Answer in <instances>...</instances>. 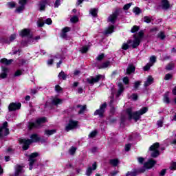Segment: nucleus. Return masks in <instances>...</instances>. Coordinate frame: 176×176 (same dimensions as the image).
Wrapping results in <instances>:
<instances>
[{
	"label": "nucleus",
	"instance_id": "1",
	"mask_svg": "<svg viewBox=\"0 0 176 176\" xmlns=\"http://www.w3.org/2000/svg\"><path fill=\"white\" fill-rule=\"evenodd\" d=\"M148 112V107H143L140 110L133 113V109L129 108L126 109V114L129 116V119L131 120L133 119L135 122H137L141 119V116Z\"/></svg>",
	"mask_w": 176,
	"mask_h": 176
},
{
	"label": "nucleus",
	"instance_id": "2",
	"mask_svg": "<svg viewBox=\"0 0 176 176\" xmlns=\"http://www.w3.org/2000/svg\"><path fill=\"white\" fill-rule=\"evenodd\" d=\"M19 144L22 145V148L23 151H27L28 148H30V146L33 142H38L39 141V136H38L37 134H33L30 136V139H19Z\"/></svg>",
	"mask_w": 176,
	"mask_h": 176
},
{
	"label": "nucleus",
	"instance_id": "3",
	"mask_svg": "<svg viewBox=\"0 0 176 176\" xmlns=\"http://www.w3.org/2000/svg\"><path fill=\"white\" fill-rule=\"evenodd\" d=\"M144 38V31L141 30L137 34L133 35V41L131 40V47L133 49H137L140 46L141 41Z\"/></svg>",
	"mask_w": 176,
	"mask_h": 176
},
{
	"label": "nucleus",
	"instance_id": "4",
	"mask_svg": "<svg viewBox=\"0 0 176 176\" xmlns=\"http://www.w3.org/2000/svg\"><path fill=\"white\" fill-rule=\"evenodd\" d=\"M46 122H47L46 118H45V117L38 118L36 120V123L29 122L28 127L29 130H32V129H38V128L41 127V124H43V123H46Z\"/></svg>",
	"mask_w": 176,
	"mask_h": 176
},
{
	"label": "nucleus",
	"instance_id": "5",
	"mask_svg": "<svg viewBox=\"0 0 176 176\" xmlns=\"http://www.w3.org/2000/svg\"><path fill=\"white\" fill-rule=\"evenodd\" d=\"M160 146V144L159 142H156L149 148V151L151 152V157H157L160 155V152L159 151Z\"/></svg>",
	"mask_w": 176,
	"mask_h": 176
},
{
	"label": "nucleus",
	"instance_id": "6",
	"mask_svg": "<svg viewBox=\"0 0 176 176\" xmlns=\"http://www.w3.org/2000/svg\"><path fill=\"white\" fill-rule=\"evenodd\" d=\"M8 122H4L3 125L0 126V139L3 138V137H6V135H9V128H8Z\"/></svg>",
	"mask_w": 176,
	"mask_h": 176
},
{
	"label": "nucleus",
	"instance_id": "7",
	"mask_svg": "<svg viewBox=\"0 0 176 176\" xmlns=\"http://www.w3.org/2000/svg\"><path fill=\"white\" fill-rule=\"evenodd\" d=\"M39 156V153H33L30 155L28 156L29 160V169L32 170V166H34V163L36 162V157Z\"/></svg>",
	"mask_w": 176,
	"mask_h": 176
},
{
	"label": "nucleus",
	"instance_id": "8",
	"mask_svg": "<svg viewBox=\"0 0 176 176\" xmlns=\"http://www.w3.org/2000/svg\"><path fill=\"white\" fill-rule=\"evenodd\" d=\"M101 78H104L102 75H98L96 77L91 76L88 78H87V82L89 83V85H94V83H97L98 82H100V79Z\"/></svg>",
	"mask_w": 176,
	"mask_h": 176
},
{
	"label": "nucleus",
	"instance_id": "9",
	"mask_svg": "<svg viewBox=\"0 0 176 176\" xmlns=\"http://www.w3.org/2000/svg\"><path fill=\"white\" fill-rule=\"evenodd\" d=\"M19 3L20 6L16 8L15 12L16 13H22L24 9H25L27 0H19Z\"/></svg>",
	"mask_w": 176,
	"mask_h": 176
},
{
	"label": "nucleus",
	"instance_id": "10",
	"mask_svg": "<svg viewBox=\"0 0 176 176\" xmlns=\"http://www.w3.org/2000/svg\"><path fill=\"white\" fill-rule=\"evenodd\" d=\"M107 108V103L104 102L103 103L100 107L99 109H97L95 112H94V115H99V116L101 118L104 115V112H105V109Z\"/></svg>",
	"mask_w": 176,
	"mask_h": 176
},
{
	"label": "nucleus",
	"instance_id": "11",
	"mask_svg": "<svg viewBox=\"0 0 176 176\" xmlns=\"http://www.w3.org/2000/svg\"><path fill=\"white\" fill-rule=\"evenodd\" d=\"M78 126V121H74L70 120L67 126L65 127L66 131H69V130H74V129H76Z\"/></svg>",
	"mask_w": 176,
	"mask_h": 176
},
{
	"label": "nucleus",
	"instance_id": "12",
	"mask_svg": "<svg viewBox=\"0 0 176 176\" xmlns=\"http://www.w3.org/2000/svg\"><path fill=\"white\" fill-rule=\"evenodd\" d=\"M164 10H168L171 8V5L168 0H161L160 6Z\"/></svg>",
	"mask_w": 176,
	"mask_h": 176
},
{
	"label": "nucleus",
	"instance_id": "13",
	"mask_svg": "<svg viewBox=\"0 0 176 176\" xmlns=\"http://www.w3.org/2000/svg\"><path fill=\"white\" fill-rule=\"evenodd\" d=\"M20 108H21V103L12 102L8 106V111H16V109H20Z\"/></svg>",
	"mask_w": 176,
	"mask_h": 176
},
{
	"label": "nucleus",
	"instance_id": "14",
	"mask_svg": "<svg viewBox=\"0 0 176 176\" xmlns=\"http://www.w3.org/2000/svg\"><path fill=\"white\" fill-rule=\"evenodd\" d=\"M24 166L16 164L15 166V173L14 176H19L20 174H23L24 173Z\"/></svg>",
	"mask_w": 176,
	"mask_h": 176
},
{
	"label": "nucleus",
	"instance_id": "15",
	"mask_svg": "<svg viewBox=\"0 0 176 176\" xmlns=\"http://www.w3.org/2000/svg\"><path fill=\"white\" fill-rule=\"evenodd\" d=\"M71 31V28L65 27L62 30V32L60 34V36L63 39H68V35H67V32H69Z\"/></svg>",
	"mask_w": 176,
	"mask_h": 176
},
{
	"label": "nucleus",
	"instance_id": "16",
	"mask_svg": "<svg viewBox=\"0 0 176 176\" xmlns=\"http://www.w3.org/2000/svg\"><path fill=\"white\" fill-rule=\"evenodd\" d=\"M92 167L93 168H91V167H88V168L86 170V175L87 176H90L91 175L93 171H94V170H97V162H94L92 164Z\"/></svg>",
	"mask_w": 176,
	"mask_h": 176
},
{
	"label": "nucleus",
	"instance_id": "17",
	"mask_svg": "<svg viewBox=\"0 0 176 176\" xmlns=\"http://www.w3.org/2000/svg\"><path fill=\"white\" fill-rule=\"evenodd\" d=\"M155 164L156 161L150 159L147 162L144 163V166L145 167V168H152V167H153V166H155Z\"/></svg>",
	"mask_w": 176,
	"mask_h": 176
},
{
	"label": "nucleus",
	"instance_id": "18",
	"mask_svg": "<svg viewBox=\"0 0 176 176\" xmlns=\"http://www.w3.org/2000/svg\"><path fill=\"white\" fill-rule=\"evenodd\" d=\"M2 73L0 74L1 79H5L8 76V72H9V69L6 67H1Z\"/></svg>",
	"mask_w": 176,
	"mask_h": 176
},
{
	"label": "nucleus",
	"instance_id": "19",
	"mask_svg": "<svg viewBox=\"0 0 176 176\" xmlns=\"http://www.w3.org/2000/svg\"><path fill=\"white\" fill-rule=\"evenodd\" d=\"M135 72V66L133 64L129 65L126 69L127 75H130V74H133Z\"/></svg>",
	"mask_w": 176,
	"mask_h": 176
},
{
	"label": "nucleus",
	"instance_id": "20",
	"mask_svg": "<svg viewBox=\"0 0 176 176\" xmlns=\"http://www.w3.org/2000/svg\"><path fill=\"white\" fill-rule=\"evenodd\" d=\"M118 13L115 12L109 16L108 21H110V23H112V24H115V21H116Z\"/></svg>",
	"mask_w": 176,
	"mask_h": 176
},
{
	"label": "nucleus",
	"instance_id": "21",
	"mask_svg": "<svg viewBox=\"0 0 176 176\" xmlns=\"http://www.w3.org/2000/svg\"><path fill=\"white\" fill-rule=\"evenodd\" d=\"M152 83H153V78H152V76H148L146 80L144 82V87H148V86H151Z\"/></svg>",
	"mask_w": 176,
	"mask_h": 176
},
{
	"label": "nucleus",
	"instance_id": "22",
	"mask_svg": "<svg viewBox=\"0 0 176 176\" xmlns=\"http://www.w3.org/2000/svg\"><path fill=\"white\" fill-rule=\"evenodd\" d=\"M131 43V40H128L126 43L122 44V49H123V50H127L128 49H130Z\"/></svg>",
	"mask_w": 176,
	"mask_h": 176
},
{
	"label": "nucleus",
	"instance_id": "23",
	"mask_svg": "<svg viewBox=\"0 0 176 176\" xmlns=\"http://www.w3.org/2000/svg\"><path fill=\"white\" fill-rule=\"evenodd\" d=\"M118 91L116 94V97H119L120 96V94H122L124 90V87H123V84H122V82H119L118 83Z\"/></svg>",
	"mask_w": 176,
	"mask_h": 176
},
{
	"label": "nucleus",
	"instance_id": "24",
	"mask_svg": "<svg viewBox=\"0 0 176 176\" xmlns=\"http://www.w3.org/2000/svg\"><path fill=\"white\" fill-rule=\"evenodd\" d=\"M109 163L111 166H113V167H116L119 164L120 162L118 159H111L109 160Z\"/></svg>",
	"mask_w": 176,
	"mask_h": 176
},
{
	"label": "nucleus",
	"instance_id": "25",
	"mask_svg": "<svg viewBox=\"0 0 176 176\" xmlns=\"http://www.w3.org/2000/svg\"><path fill=\"white\" fill-rule=\"evenodd\" d=\"M12 61H13V59L8 60L7 58H5L0 60V63H1V64H4V65H10Z\"/></svg>",
	"mask_w": 176,
	"mask_h": 176
},
{
	"label": "nucleus",
	"instance_id": "26",
	"mask_svg": "<svg viewBox=\"0 0 176 176\" xmlns=\"http://www.w3.org/2000/svg\"><path fill=\"white\" fill-rule=\"evenodd\" d=\"M113 30H115V27L113 25H111L109 28H106L104 30V35H109V34H112V32H113Z\"/></svg>",
	"mask_w": 176,
	"mask_h": 176
},
{
	"label": "nucleus",
	"instance_id": "27",
	"mask_svg": "<svg viewBox=\"0 0 176 176\" xmlns=\"http://www.w3.org/2000/svg\"><path fill=\"white\" fill-rule=\"evenodd\" d=\"M30 30L29 29H24L23 30L21 31L20 33L21 36H30L31 35L30 34Z\"/></svg>",
	"mask_w": 176,
	"mask_h": 176
},
{
	"label": "nucleus",
	"instance_id": "28",
	"mask_svg": "<svg viewBox=\"0 0 176 176\" xmlns=\"http://www.w3.org/2000/svg\"><path fill=\"white\" fill-rule=\"evenodd\" d=\"M47 3V1H46V0L41 1L39 4V10L41 11L45 10Z\"/></svg>",
	"mask_w": 176,
	"mask_h": 176
},
{
	"label": "nucleus",
	"instance_id": "29",
	"mask_svg": "<svg viewBox=\"0 0 176 176\" xmlns=\"http://www.w3.org/2000/svg\"><path fill=\"white\" fill-rule=\"evenodd\" d=\"M59 79H63V80H65L67 78H68V75L66 74L63 71H61L58 74Z\"/></svg>",
	"mask_w": 176,
	"mask_h": 176
},
{
	"label": "nucleus",
	"instance_id": "30",
	"mask_svg": "<svg viewBox=\"0 0 176 176\" xmlns=\"http://www.w3.org/2000/svg\"><path fill=\"white\" fill-rule=\"evenodd\" d=\"M77 108H80V111H78V113H79V115H82V113H84L85 111H86L87 107H86V105L82 106L80 104H78Z\"/></svg>",
	"mask_w": 176,
	"mask_h": 176
},
{
	"label": "nucleus",
	"instance_id": "31",
	"mask_svg": "<svg viewBox=\"0 0 176 176\" xmlns=\"http://www.w3.org/2000/svg\"><path fill=\"white\" fill-rule=\"evenodd\" d=\"M157 38L161 41L164 40L166 38V34H164V32H160L157 35Z\"/></svg>",
	"mask_w": 176,
	"mask_h": 176
},
{
	"label": "nucleus",
	"instance_id": "32",
	"mask_svg": "<svg viewBox=\"0 0 176 176\" xmlns=\"http://www.w3.org/2000/svg\"><path fill=\"white\" fill-rule=\"evenodd\" d=\"M63 102V100L60 98H55L52 100V104L54 105H58V104H61Z\"/></svg>",
	"mask_w": 176,
	"mask_h": 176
},
{
	"label": "nucleus",
	"instance_id": "33",
	"mask_svg": "<svg viewBox=\"0 0 176 176\" xmlns=\"http://www.w3.org/2000/svg\"><path fill=\"white\" fill-rule=\"evenodd\" d=\"M164 102H166V104H170V98L168 97V92H166L164 95Z\"/></svg>",
	"mask_w": 176,
	"mask_h": 176
},
{
	"label": "nucleus",
	"instance_id": "34",
	"mask_svg": "<svg viewBox=\"0 0 176 176\" xmlns=\"http://www.w3.org/2000/svg\"><path fill=\"white\" fill-rule=\"evenodd\" d=\"M56 129H52V130H45V134L46 135H53V134L56 133Z\"/></svg>",
	"mask_w": 176,
	"mask_h": 176
},
{
	"label": "nucleus",
	"instance_id": "35",
	"mask_svg": "<svg viewBox=\"0 0 176 176\" xmlns=\"http://www.w3.org/2000/svg\"><path fill=\"white\" fill-rule=\"evenodd\" d=\"M98 12V10L96 8H92L89 10L90 14L93 16L94 17H96L97 16V13Z\"/></svg>",
	"mask_w": 176,
	"mask_h": 176
},
{
	"label": "nucleus",
	"instance_id": "36",
	"mask_svg": "<svg viewBox=\"0 0 176 176\" xmlns=\"http://www.w3.org/2000/svg\"><path fill=\"white\" fill-rule=\"evenodd\" d=\"M111 62L107 61L102 63L100 66L98 67L99 69L102 68H108V66L110 65Z\"/></svg>",
	"mask_w": 176,
	"mask_h": 176
},
{
	"label": "nucleus",
	"instance_id": "37",
	"mask_svg": "<svg viewBox=\"0 0 176 176\" xmlns=\"http://www.w3.org/2000/svg\"><path fill=\"white\" fill-rule=\"evenodd\" d=\"M125 176H137V170L128 171Z\"/></svg>",
	"mask_w": 176,
	"mask_h": 176
},
{
	"label": "nucleus",
	"instance_id": "38",
	"mask_svg": "<svg viewBox=\"0 0 176 176\" xmlns=\"http://www.w3.org/2000/svg\"><path fill=\"white\" fill-rule=\"evenodd\" d=\"M133 12L135 13V14H140L142 12L141 9L138 7H135L133 9Z\"/></svg>",
	"mask_w": 176,
	"mask_h": 176
},
{
	"label": "nucleus",
	"instance_id": "39",
	"mask_svg": "<svg viewBox=\"0 0 176 176\" xmlns=\"http://www.w3.org/2000/svg\"><path fill=\"white\" fill-rule=\"evenodd\" d=\"M144 23H147L148 24H149V23H151V21H152V16H145L144 17Z\"/></svg>",
	"mask_w": 176,
	"mask_h": 176
},
{
	"label": "nucleus",
	"instance_id": "40",
	"mask_svg": "<svg viewBox=\"0 0 176 176\" xmlns=\"http://www.w3.org/2000/svg\"><path fill=\"white\" fill-rule=\"evenodd\" d=\"M174 67H175V65L171 63L166 66V69H167V71H171V69H173Z\"/></svg>",
	"mask_w": 176,
	"mask_h": 176
},
{
	"label": "nucleus",
	"instance_id": "41",
	"mask_svg": "<svg viewBox=\"0 0 176 176\" xmlns=\"http://www.w3.org/2000/svg\"><path fill=\"white\" fill-rule=\"evenodd\" d=\"M7 5L8 8H10V9H13V8H16V3H14V1L8 2Z\"/></svg>",
	"mask_w": 176,
	"mask_h": 176
},
{
	"label": "nucleus",
	"instance_id": "42",
	"mask_svg": "<svg viewBox=\"0 0 176 176\" xmlns=\"http://www.w3.org/2000/svg\"><path fill=\"white\" fill-rule=\"evenodd\" d=\"M70 21L71 23H78V21H79V18L78 16H74L70 19Z\"/></svg>",
	"mask_w": 176,
	"mask_h": 176
},
{
	"label": "nucleus",
	"instance_id": "43",
	"mask_svg": "<svg viewBox=\"0 0 176 176\" xmlns=\"http://www.w3.org/2000/svg\"><path fill=\"white\" fill-rule=\"evenodd\" d=\"M113 98H111V100H110V105L111 107L110 112H111L112 113H115V107L112 106V104H113Z\"/></svg>",
	"mask_w": 176,
	"mask_h": 176
},
{
	"label": "nucleus",
	"instance_id": "44",
	"mask_svg": "<svg viewBox=\"0 0 176 176\" xmlns=\"http://www.w3.org/2000/svg\"><path fill=\"white\" fill-rule=\"evenodd\" d=\"M140 30V28L137 25H134L131 30V32H132V34H134V32H137V31H138Z\"/></svg>",
	"mask_w": 176,
	"mask_h": 176
},
{
	"label": "nucleus",
	"instance_id": "45",
	"mask_svg": "<svg viewBox=\"0 0 176 176\" xmlns=\"http://www.w3.org/2000/svg\"><path fill=\"white\" fill-rule=\"evenodd\" d=\"M153 65V63H148L144 67V71H149L151 67Z\"/></svg>",
	"mask_w": 176,
	"mask_h": 176
},
{
	"label": "nucleus",
	"instance_id": "46",
	"mask_svg": "<svg viewBox=\"0 0 176 176\" xmlns=\"http://www.w3.org/2000/svg\"><path fill=\"white\" fill-rule=\"evenodd\" d=\"M131 5H133V3H129L125 4L123 7V10H129V9H130V8L131 7Z\"/></svg>",
	"mask_w": 176,
	"mask_h": 176
},
{
	"label": "nucleus",
	"instance_id": "47",
	"mask_svg": "<svg viewBox=\"0 0 176 176\" xmlns=\"http://www.w3.org/2000/svg\"><path fill=\"white\" fill-rule=\"evenodd\" d=\"M75 152H76V148L72 146L69 150V153L70 155H75Z\"/></svg>",
	"mask_w": 176,
	"mask_h": 176
},
{
	"label": "nucleus",
	"instance_id": "48",
	"mask_svg": "<svg viewBox=\"0 0 176 176\" xmlns=\"http://www.w3.org/2000/svg\"><path fill=\"white\" fill-rule=\"evenodd\" d=\"M96 135H97V131H92L89 133V138H94V137H96Z\"/></svg>",
	"mask_w": 176,
	"mask_h": 176
},
{
	"label": "nucleus",
	"instance_id": "49",
	"mask_svg": "<svg viewBox=\"0 0 176 176\" xmlns=\"http://www.w3.org/2000/svg\"><path fill=\"white\" fill-rule=\"evenodd\" d=\"M89 50V47L84 46L80 49L81 53H87V51Z\"/></svg>",
	"mask_w": 176,
	"mask_h": 176
},
{
	"label": "nucleus",
	"instance_id": "50",
	"mask_svg": "<svg viewBox=\"0 0 176 176\" xmlns=\"http://www.w3.org/2000/svg\"><path fill=\"white\" fill-rule=\"evenodd\" d=\"M170 79H173V75L170 74H167L165 75L164 80H170Z\"/></svg>",
	"mask_w": 176,
	"mask_h": 176
},
{
	"label": "nucleus",
	"instance_id": "51",
	"mask_svg": "<svg viewBox=\"0 0 176 176\" xmlns=\"http://www.w3.org/2000/svg\"><path fill=\"white\" fill-rule=\"evenodd\" d=\"M150 62L151 63L150 64H155V63H156V56H152L151 58H150Z\"/></svg>",
	"mask_w": 176,
	"mask_h": 176
},
{
	"label": "nucleus",
	"instance_id": "52",
	"mask_svg": "<svg viewBox=\"0 0 176 176\" xmlns=\"http://www.w3.org/2000/svg\"><path fill=\"white\" fill-rule=\"evenodd\" d=\"M163 123H164V121L162 118V120H160L157 122V125L158 127H163Z\"/></svg>",
	"mask_w": 176,
	"mask_h": 176
},
{
	"label": "nucleus",
	"instance_id": "53",
	"mask_svg": "<svg viewBox=\"0 0 176 176\" xmlns=\"http://www.w3.org/2000/svg\"><path fill=\"white\" fill-rule=\"evenodd\" d=\"M61 5V0H56L54 4V8H58Z\"/></svg>",
	"mask_w": 176,
	"mask_h": 176
},
{
	"label": "nucleus",
	"instance_id": "54",
	"mask_svg": "<svg viewBox=\"0 0 176 176\" xmlns=\"http://www.w3.org/2000/svg\"><path fill=\"white\" fill-rule=\"evenodd\" d=\"M104 54H102L98 56V57L96 58V60L98 61H101V60L104 59Z\"/></svg>",
	"mask_w": 176,
	"mask_h": 176
},
{
	"label": "nucleus",
	"instance_id": "55",
	"mask_svg": "<svg viewBox=\"0 0 176 176\" xmlns=\"http://www.w3.org/2000/svg\"><path fill=\"white\" fill-rule=\"evenodd\" d=\"M140 85H141V81H136L134 83L135 89H138V87H140Z\"/></svg>",
	"mask_w": 176,
	"mask_h": 176
},
{
	"label": "nucleus",
	"instance_id": "56",
	"mask_svg": "<svg viewBox=\"0 0 176 176\" xmlns=\"http://www.w3.org/2000/svg\"><path fill=\"white\" fill-rule=\"evenodd\" d=\"M138 163H140V164H142L145 161V159L142 157H138Z\"/></svg>",
	"mask_w": 176,
	"mask_h": 176
},
{
	"label": "nucleus",
	"instance_id": "57",
	"mask_svg": "<svg viewBox=\"0 0 176 176\" xmlns=\"http://www.w3.org/2000/svg\"><path fill=\"white\" fill-rule=\"evenodd\" d=\"M129 82H130V80H129V77L126 76L123 78V82L124 83V85H129Z\"/></svg>",
	"mask_w": 176,
	"mask_h": 176
},
{
	"label": "nucleus",
	"instance_id": "58",
	"mask_svg": "<svg viewBox=\"0 0 176 176\" xmlns=\"http://www.w3.org/2000/svg\"><path fill=\"white\" fill-rule=\"evenodd\" d=\"M41 20L38 19V21H37V25L38 27L41 28V27H43V25H45V23L43 22H41Z\"/></svg>",
	"mask_w": 176,
	"mask_h": 176
},
{
	"label": "nucleus",
	"instance_id": "59",
	"mask_svg": "<svg viewBox=\"0 0 176 176\" xmlns=\"http://www.w3.org/2000/svg\"><path fill=\"white\" fill-rule=\"evenodd\" d=\"M16 34H12L10 36V42H13V41H14V39H16Z\"/></svg>",
	"mask_w": 176,
	"mask_h": 176
},
{
	"label": "nucleus",
	"instance_id": "60",
	"mask_svg": "<svg viewBox=\"0 0 176 176\" xmlns=\"http://www.w3.org/2000/svg\"><path fill=\"white\" fill-rule=\"evenodd\" d=\"M55 90L58 93H60V91H61V90H63V88H61V87H60V85H56Z\"/></svg>",
	"mask_w": 176,
	"mask_h": 176
},
{
	"label": "nucleus",
	"instance_id": "61",
	"mask_svg": "<svg viewBox=\"0 0 176 176\" xmlns=\"http://www.w3.org/2000/svg\"><path fill=\"white\" fill-rule=\"evenodd\" d=\"M45 24H48V25H50V24H52V23H53V21H52V19L50 18H48L45 20Z\"/></svg>",
	"mask_w": 176,
	"mask_h": 176
},
{
	"label": "nucleus",
	"instance_id": "62",
	"mask_svg": "<svg viewBox=\"0 0 176 176\" xmlns=\"http://www.w3.org/2000/svg\"><path fill=\"white\" fill-rule=\"evenodd\" d=\"M157 31H159V30L157 28H153L151 29L150 32H151L152 34H156Z\"/></svg>",
	"mask_w": 176,
	"mask_h": 176
},
{
	"label": "nucleus",
	"instance_id": "63",
	"mask_svg": "<svg viewBox=\"0 0 176 176\" xmlns=\"http://www.w3.org/2000/svg\"><path fill=\"white\" fill-rule=\"evenodd\" d=\"M170 168V170H176V163L175 162L172 163Z\"/></svg>",
	"mask_w": 176,
	"mask_h": 176
},
{
	"label": "nucleus",
	"instance_id": "64",
	"mask_svg": "<svg viewBox=\"0 0 176 176\" xmlns=\"http://www.w3.org/2000/svg\"><path fill=\"white\" fill-rule=\"evenodd\" d=\"M22 72H21L20 70H17L14 74V76H20V75H22Z\"/></svg>",
	"mask_w": 176,
	"mask_h": 176
}]
</instances>
